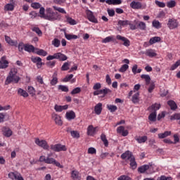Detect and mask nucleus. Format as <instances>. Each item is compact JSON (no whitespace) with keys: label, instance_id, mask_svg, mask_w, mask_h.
<instances>
[{"label":"nucleus","instance_id":"338daca9","mask_svg":"<svg viewBox=\"0 0 180 180\" xmlns=\"http://www.w3.org/2000/svg\"><path fill=\"white\" fill-rule=\"evenodd\" d=\"M32 30H33V32H35V33H37L38 36H41V34H43V32H41V30L39 27H34L32 29Z\"/></svg>","mask_w":180,"mask_h":180},{"label":"nucleus","instance_id":"393cba45","mask_svg":"<svg viewBox=\"0 0 180 180\" xmlns=\"http://www.w3.org/2000/svg\"><path fill=\"white\" fill-rule=\"evenodd\" d=\"M147 136H136L135 140L139 143V144H142L143 143H146L148 140Z\"/></svg>","mask_w":180,"mask_h":180},{"label":"nucleus","instance_id":"5fc2aeb1","mask_svg":"<svg viewBox=\"0 0 180 180\" xmlns=\"http://www.w3.org/2000/svg\"><path fill=\"white\" fill-rule=\"evenodd\" d=\"M68 70H70V63L65 62L61 67V71H68Z\"/></svg>","mask_w":180,"mask_h":180},{"label":"nucleus","instance_id":"f03ea898","mask_svg":"<svg viewBox=\"0 0 180 180\" xmlns=\"http://www.w3.org/2000/svg\"><path fill=\"white\" fill-rule=\"evenodd\" d=\"M18 74V70L16 69H11L10 72V75L7 77L5 84L9 85L11 82H14V84H18L20 81V77L16 75Z\"/></svg>","mask_w":180,"mask_h":180},{"label":"nucleus","instance_id":"dca6fc26","mask_svg":"<svg viewBox=\"0 0 180 180\" xmlns=\"http://www.w3.org/2000/svg\"><path fill=\"white\" fill-rule=\"evenodd\" d=\"M9 62L6 60V56H3L0 59V68L5 69L8 68Z\"/></svg>","mask_w":180,"mask_h":180},{"label":"nucleus","instance_id":"412c9836","mask_svg":"<svg viewBox=\"0 0 180 180\" xmlns=\"http://www.w3.org/2000/svg\"><path fill=\"white\" fill-rule=\"evenodd\" d=\"M54 109L56 112H61L63 110H67L68 109V105H58L56 104L54 105Z\"/></svg>","mask_w":180,"mask_h":180},{"label":"nucleus","instance_id":"c03bdc74","mask_svg":"<svg viewBox=\"0 0 180 180\" xmlns=\"http://www.w3.org/2000/svg\"><path fill=\"white\" fill-rule=\"evenodd\" d=\"M141 78L142 79H145L146 85L150 84V82L151 81V77L148 75H141Z\"/></svg>","mask_w":180,"mask_h":180},{"label":"nucleus","instance_id":"49530a36","mask_svg":"<svg viewBox=\"0 0 180 180\" xmlns=\"http://www.w3.org/2000/svg\"><path fill=\"white\" fill-rule=\"evenodd\" d=\"M101 141L103 142V144L105 147H108L109 146V141H108V139H106V135L105 134H102L101 136Z\"/></svg>","mask_w":180,"mask_h":180},{"label":"nucleus","instance_id":"39448f33","mask_svg":"<svg viewBox=\"0 0 180 180\" xmlns=\"http://www.w3.org/2000/svg\"><path fill=\"white\" fill-rule=\"evenodd\" d=\"M130 6L132 8V9H146L147 8V4H142L140 1H133L130 4Z\"/></svg>","mask_w":180,"mask_h":180},{"label":"nucleus","instance_id":"423d86ee","mask_svg":"<svg viewBox=\"0 0 180 180\" xmlns=\"http://www.w3.org/2000/svg\"><path fill=\"white\" fill-rule=\"evenodd\" d=\"M35 144L39 146V147H41V148H44V150H49V143H47V141L46 140H40V139L37 138L34 141Z\"/></svg>","mask_w":180,"mask_h":180},{"label":"nucleus","instance_id":"f3484780","mask_svg":"<svg viewBox=\"0 0 180 180\" xmlns=\"http://www.w3.org/2000/svg\"><path fill=\"white\" fill-rule=\"evenodd\" d=\"M31 61L34 64H37V68H41V65H43V62H41V59L40 57H32Z\"/></svg>","mask_w":180,"mask_h":180},{"label":"nucleus","instance_id":"1a4fd4ad","mask_svg":"<svg viewBox=\"0 0 180 180\" xmlns=\"http://www.w3.org/2000/svg\"><path fill=\"white\" fill-rule=\"evenodd\" d=\"M86 15L89 22H91V23H98V18L95 17V15H94V12H92L91 10H86Z\"/></svg>","mask_w":180,"mask_h":180},{"label":"nucleus","instance_id":"79ce46f5","mask_svg":"<svg viewBox=\"0 0 180 180\" xmlns=\"http://www.w3.org/2000/svg\"><path fill=\"white\" fill-rule=\"evenodd\" d=\"M35 50H36L35 53L38 56H42L43 57H46V56H47V51H46L43 49H36Z\"/></svg>","mask_w":180,"mask_h":180},{"label":"nucleus","instance_id":"473e14b6","mask_svg":"<svg viewBox=\"0 0 180 180\" xmlns=\"http://www.w3.org/2000/svg\"><path fill=\"white\" fill-rule=\"evenodd\" d=\"M18 94L20 96H22L23 98H27L29 96V94L26 90L22 89V88H19L18 89Z\"/></svg>","mask_w":180,"mask_h":180},{"label":"nucleus","instance_id":"2f4dec72","mask_svg":"<svg viewBox=\"0 0 180 180\" xmlns=\"http://www.w3.org/2000/svg\"><path fill=\"white\" fill-rule=\"evenodd\" d=\"M161 41V37H153L150 39L149 44L151 45L155 44V43H160Z\"/></svg>","mask_w":180,"mask_h":180},{"label":"nucleus","instance_id":"a211bd4d","mask_svg":"<svg viewBox=\"0 0 180 180\" xmlns=\"http://www.w3.org/2000/svg\"><path fill=\"white\" fill-rule=\"evenodd\" d=\"M144 54L150 58L157 57V52H155V50L151 49H147Z\"/></svg>","mask_w":180,"mask_h":180},{"label":"nucleus","instance_id":"603ef678","mask_svg":"<svg viewBox=\"0 0 180 180\" xmlns=\"http://www.w3.org/2000/svg\"><path fill=\"white\" fill-rule=\"evenodd\" d=\"M39 15L40 18H42V19L46 18V9L44 8V7H41L39 8Z\"/></svg>","mask_w":180,"mask_h":180},{"label":"nucleus","instance_id":"4c0bfd02","mask_svg":"<svg viewBox=\"0 0 180 180\" xmlns=\"http://www.w3.org/2000/svg\"><path fill=\"white\" fill-rule=\"evenodd\" d=\"M51 44L53 47L58 48V47H60V46L61 44V41H60V39H58V38H55L51 41Z\"/></svg>","mask_w":180,"mask_h":180},{"label":"nucleus","instance_id":"c756f323","mask_svg":"<svg viewBox=\"0 0 180 180\" xmlns=\"http://www.w3.org/2000/svg\"><path fill=\"white\" fill-rule=\"evenodd\" d=\"M94 112L96 115H101L102 113V103H98L94 107Z\"/></svg>","mask_w":180,"mask_h":180},{"label":"nucleus","instance_id":"a18cd8bd","mask_svg":"<svg viewBox=\"0 0 180 180\" xmlns=\"http://www.w3.org/2000/svg\"><path fill=\"white\" fill-rule=\"evenodd\" d=\"M167 105H169L172 110H175L176 108H178V106L176 105V103L174 101H167Z\"/></svg>","mask_w":180,"mask_h":180},{"label":"nucleus","instance_id":"680f3d73","mask_svg":"<svg viewBox=\"0 0 180 180\" xmlns=\"http://www.w3.org/2000/svg\"><path fill=\"white\" fill-rule=\"evenodd\" d=\"M31 7L33 8V9H40V8H41V4L37 2L32 3Z\"/></svg>","mask_w":180,"mask_h":180},{"label":"nucleus","instance_id":"2eb2a0df","mask_svg":"<svg viewBox=\"0 0 180 180\" xmlns=\"http://www.w3.org/2000/svg\"><path fill=\"white\" fill-rule=\"evenodd\" d=\"M52 119L54 120L56 124H58V126H63V120H61V117L58 114L53 113Z\"/></svg>","mask_w":180,"mask_h":180},{"label":"nucleus","instance_id":"4be33fe9","mask_svg":"<svg viewBox=\"0 0 180 180\" xmlns=\"http://www.w3.org/2000/svg\"><path fill=\"white\" fill-rule=\"evenodd\" d=\"M56 60H59V61H67L68 60V57L65 56L64 53L60 52L56 53Z\"/></svg>","mask_w":180,"mask_h":180},{"label":"nucleus","instance_id":"bb28decb","mask_svg":"<svg viewBox=\"0 0 180 180\" xmlns=\"http://www.w3.org/2000/svg\"><path fill=\"white\" fill-rule=\"evenodd\" d=\"M58 83V79L57 78V72H54L52 75V79L50 81L51 86L57 85Z\"/></svg>","mask_w":180,"mask_h":180},{"label":"nucleus","instance_id":"0e129e2a","mask_svg":"<svg viewBox=\"0 0 180 180\" xmlns=\"http://www.w3.org/2000/svg\"><path fill=\"white\" fill-rule=\"evenodd\" d=\"M171 120H180V113H176L170 117Z\"/></svg>","mask_w":180,"mask_h":180},{"label":"nucleus","instance_id":"6e6552de","mask_svg":"<svg viewBox=\"0 0 180 180\" xmlns=\"http://www.w3.org/2000/svg\"><path fill=\"white\" fill-rule=\"evenodd\" d=\"M8 178L12 180H25L22 174L16 171L8 173Z\"/></svg>","mask_w":180,"mask_h":180},{"label":"nucleus","instance_id":"7c9ffc66","mask_svg":"<svg viewBox=\"0 0 180 180\" xmlns=\"http://www.w3.org/2000/svg\"><path fill=\"white\" fill-rule=\"evenodd\" d=\"M148 120H150V122L151 123L156 122L157 121V112L152 111V112L148 116Z\"/></svg>","mask_w":180,"mask_h":180},{"label":"nucleus","instance_id":"f8f14e48","mask_svg":"<svg viewBox=\"0 0 180 180\" xmlns=\"http://www.w3.org/2000/svg\"><path fill=\"white\" fill-rule=\"evenodd\" d=\"M134 158V156L133 155V153L130 152V150H127L125 153L121 155L122 160H127L128 161H130Z\"/></svg>","mask_w":180,"mask_h":180},{"label":"nucleus","instance_id":"3c124183","mask_svg":"<svg viewBox=\"0 0 180 180\" xmlns=\"http://www.w3.org/2000/svg\"><path fill=\"white\" fill-rule=\"evenodd\" d=\"M107 108L108 109V110H110V112H111L112 113H113V112H116V110H117V106L116 105H107Z\"/></svg>","mask_w":180,"mask_h":180},{"label":"nucleus","instance_id":"bf43d9fd","mask_svg":"<svg viewBox=\"0 0 180 180\" xmlns=\"http://www.w3.org/2000/svg\"><path fill=\"white\" fill-rule=\"evenodd\" d=\"M26 46V44H25L23 42H20L17 47H18V51L22 53L23 50H25V47Z\"/></svg>","mask_w":180,"mask_h":180},{"label":"nucleus","instance_id":"a19ab883","mask_svg":"<svg viewBox=\"0 0 180 180\" xmlns=\"http://www.w3.org/2000/svg\"><path fill=\"white\" fill-rule=\"evenodd\" d=\"M158 136L159 139H165L168 136H171V131H166L164 133L158 134Z\"/></svg>","mask_w":180,"mask_h":180},{"label":"nucleus","instance_id":"ea45409f","mask_svg":"<svg viewBox=\"0 0 180 180\" xmlns=\"http://www.w3.org/2000/svg\"><path fill=\"white\" fill-rule=\"evenodd\" d=\"M130 25V21L125 20H118V25L120 26V27H124V26H127Z\"/></svg>","mask_w":180,"mask_h":180},{"label":"nucleus","instance_id":"cd10ccee","mask_svg":"<svg viewBox=\"0 0 180 180\" xmlns=\"http://www.w3.org/2000/svg\"><path fill=\"white\" fill-rule=\"evenodd\" d=\"M65 37L67 40H77V39L79 38L78 35L68 34L67 32H65Z\"/></svg>","mask_w":180,"mask_h":180},{"label":"nucleus","instance_id":"de8ad7c7","mask_svg":"<svg viewBox=\"0 0 180 180\" xmlns=\"http://www.w3.org/2000/svg\"><path fill=\"white\" fill-rule=\"evenodd\" d=\"M129 161H130V168H131V169H136V168H137V162H136V158H134L132 160Z\"/></svg>","mask_w":180,"mask_h":180},{"label":"nucleus","instance_id":"4d7b16f0","mask_svg":"<svg viewBox=\"0 0 180 180\" xmlns=\"http://www.w3.org/2000/svg\"><path fill=\"white\" fill-rule=\"evenodd\" d=\"M27 91L30 94V95H36V89H34V87L32 86H29L27 87Z\"/></svg>","mask_w":180,"mask_h":180},{"label":"nucleus","instance_id":"774afa93","mask_svg":"<svg viewBox=\"0 0 180 180\" xmlns=\"http://www.w3.org/2000/svg\"><path fill=\"white\" fill-rule=\"evenodd\" d=\"M117 180H131V178H130L129 176L122 175L118 177Z\"/></svg>","mask_w":180,"mask_h":180},{"label":"nucleus","instance_id":"09e8293b","mask_svg":"<svg viewBox=\"0 0 180 180\" xmlns=\"http://www.w3.org/2000/svg\"><path fill=\"white\" fill-rule=\"evenodd\" d=\"M115 40V38L113 36H109L105 37L102 40V43L106 44V43H110V41H113Z\"/></svg>","mask_w":180,"mask_h":180},{"label":"nucleus","instance_id":"69168bd1","mask_svg":"<svg viewBox=\"0 0 180 180\" xmlns=\"http://www.w3.org/2000/svg\"><path fill=\"white\" fill-rule=\"evenodd\" d=\"M155 4L158 6H159V8H165V3H164V2H161V1H160L158 0H155Z\"/></svg>","mask_w":180,"mask_h":180},{"label":"nucleus","instance_id":"5701e85b","mask_svg":"<svg viewBox=\"0 0 180 180\" xmlns=\"http://www.w3.org/2000/svg\"><path fill=\"white\" fill-rule=\"evenodd\" d=\"M2 131H3L4 136H5L6 137H11V136H12V133H13L12 130L8 127H4L2 128Z\"/></svg>","mask_w":180,"mask_h":180},{"label":"nucleus","instance_id":"c9c22d12","mask_svg":"<svg viewBox=\"0 0 180 180\" xmlns=\"http://www.w3.org/2000/svg\"><path fill=\"white\" fill-rule=\"evenodd\" d=\"M152 26H153V27H155V29H161L162 27V24H161V22H160V21H158L157 20H154L152 22Z\"/></svg>","mask_w":180,"mask_h":180},{"label":"nucleus","instance_id":"a878e982","mask_svg":"<svg viewBox=\"0 0 180 180\" xmlns=\"http://www.w3.org/2000/svg\"><path fill=\"white\" fill-rule=\"evenodd\" d=\"M66 119L68 120H73V119H75V112L72 110H70L69 112H67L65 114Z\"/></svg>","mask_w":180,"mask_h":180},{"label":"nucleus","instance_id":"13d9d810","mask_svg":"<svg viewBox=\"0 0 180 180\" xmlns=\"http://www.w3.org/2000/svg\"><path fill=\"white\" fill-rule=\"evenodd\" d=\"M127 70H129V65L124 64V65H123L119 69V72H126V71H127Z\"/></svg>","mask_w":180,"mask_h":180},{"label":"nucleus","instance_id":"9b49d317","mask_svg":"<svg viewBox=\"0 0 180 180\" xmlns=\"http://www.w3.org/2000/svg\"><path fill=\"white\" fill-rule=\"evenodd\" d=\"M98 133V127H94V125H89L87 127V136L94 137Z\"/></svg>","mask_w":180,"mask_h":180},{"label":"nucleus","instance_id":"c85d7f7f","mask_svg":"<svg viewBox=\"0 0 180 180\" xmlns=\"http://www.w3.org/2000/svg\"><path fill=\"white\" fill-rule=\"evenodd\" d=\"M71 176L74 180H81V175L77 170H73L71 173Z\"/></svg>","mask_w":180,"mask_h":180},{"label":"nucleus","instance_id":"aec40b11","mask_svg":"<svg viewBox=\"0 0 180 180\" xmlns=\"http://www.w3.org/2000/svg\"><path fill=\"white\" fill-rule=\"evenodd\" d=\"M117 133L119 134H122L124 137H126V136H128L129 131L124 129V127L120 126L118 127L117 129Z\"/></svg>","mask_w":180,"mask_h":180},{"label":"nucleus","instance_id":"e2e57ef3","mask_svg":"<svg viewBox=\"0 0 180 180\" xmlns=\"http://www.w3.org/2000/svg\"><path fill=\"white\" fill-rule=\"evenodd\" d=\"M58 89L62 92H68V86L64 85H59Z\"/></svg>","mask_w":180,"mask_h":180},{"label":"nucleus","instance_id":"0eeeda50","mask_svg":"<svg viewBox=\"0 0 180 180\" xmlns=\"http://www.w3.org/2000/svg\"><path fill=\"white\" fill-rule=\"evenodd\" d=\"M179 26V22H178V20L175 18H169L167 22V27L170 30H172L174 29H176Z\"/></svg>","mask_w":180,"mask_h":180},{"label":"nucleus","instance_id":"e433bc0d","mask_svg":"<svg viewBox=\"0 0 180 180\" xmlns=\"http://www.w3.org/2000/svg\"><path fill=\"white\" fill-rule=\"evenodd\" d=\"M149 168L150 166L148 165H144L138 168V172H140V174H144V172H146V171Z\"/></svg>","mask_w":180,"mask_h":180},{"label":"nucleus","instance_id":"4468645a","mask_svg":"<svg viewBox=\"0 0 180 180\" xmlns=\"http://www.w3.org/2000/svg\"><path fill=\"white\" fill-rule=\"evenodd\" d=\"M4 37H5V41L7 43V44H9V46H12L14 47H18V41L17 40L12 39L8 35H5Z\"/></svg>","mask_w":180,"mask_h":180},{"label":"nucleus","instance_id":"ddd939ff","mask_svg":"<svg viewBox=\"0 0 180 180\" xmlns=\"http://www.w3.org/2000/svg\"><path fill=\"white\" fill-rule=\"evenodd\" d=\"M15 9V0H10V3L4 6V11L12 12Z\"/></svg>","mask_w":180,"mask_h":180},{"label":"nucleus","instance_id":"9d476101","mask_svg":"<svg viewBox=\"0 0 180 180\" xmlns=\"http://www.w3.org/2000/svg\"><path fill=\"white\" fill-rule=\"evenodd\" d=\"M109 92H111L110 89L105 88L97 91H94L93 94L94 95V96H96L98 95H103V97H104L106 96V95H108Z\"/></svg>","mask_w":180,"mask_h":180},{"label":"nucleus","instance_id":"052dcab7","mask_svg":"<svg viewBox=\"0 0 180 180\" xmlns=\"http://www.w3.org/2000/svg\"><path fill=\"white\" fill-rule=\"evenodd\" d=\"M138 27L141 30H146L147 25H146V22H139L138 24Z\"/></svg>","mask_w":180,"mask_h":180},{"label":"nucleus","instance_id":"8fccbe9b","mask_svg":"<svg viewBox=\"0 0 180 180\" xmlns=\"http://www.w3.org/2000/svg\"><path fill=\"white\" fill-rule=\"evenodd\" d=\"M167 8H175L176 6V1L175 0H171L167 2Z\"/></svg>","mask_w":180,"mask_h":180},{"label":"nucleus","instance_id":"6ab92c4d","mask_svg":"<svg viewBox=\"0 0 180 180\" xmlns=\"http://www.w3.org/2000/svg\"><path fill=\"white\" fill-rule=\"evenodd\" d=\"M116 39L117 40H121V41H124L123 44L125 47H129V46H130V41L127 38L122 37L121 35H117Z\"/></svg>","mask_w":180,"mask_h":180},{"label":"nucleus","instance_id":"b1692460","mask_svg":"<svg viewBox=\"0 0 180 180\" xmlns=\"http://www.w3.org/2000/svg\"><path fill=\"white\" fill-rule=\"evenodd\" d=\"M25 51H27V53H35L36 49L33 45H30L29 44H25Z\"/></svg>","mask_w":180,"mask_h":180},{"label":"nucleus","instance_id":"6e6d98bb","mask_svg":"<svg viewBox=\"0 0 180 180\" xmlns=\"http://www.w3.org/2000/svg\"><path fill=\"white\" fill-rule=\"evenodd\" d=\"M70 134L73 139H79V132L78 131H70Z\"/></svg>","mask_w":180,"mask_h":180},{"label":"nucleus","instance_id":"864d4df0","mask_svg":"<svg viewBox=\"0 0 180 180\" xmlns=\"http://www.w3.org/2000/svg\"><path fill=\"white\" fill-rule=\"evenodd\" d=\"M53 8L54 9V11H57L60 13H64V14L67 13V11H65V9L61 7H57L56 6H53Z\"/></svg>","mask_w":180,"mask_h":180},{"label":"nucleus","instance_id":"37998d69","mask_svg":"<svg viewBox=\"0 0 180 180\" xmlns=\"http://www.w3.org/2000/svg\"><path fill=\"white\" fill-rule=\"evenodd\" d=\"M138 68H139V66L137 65H133L131 68V71L134 75H136V74H140V72H141L142 70L140 68L139 69Z\"/></svg>","mask_w":180,"mask_h":180},{"label":"nucleus","instance_id":"72a5a7b5","mask_svg":"<svg viewBox=\"0 0 180 180\" xmlns=\"http://www.w3.org/2000/svg\"><path fill=\"white\" fill-rule=\"evenodd\" d=\"M65 18L66 19V22L69 23V25H71V26L77 25V21L72 19V18L70 17L69 15H65Z\"/></svg>","mask_w":180,"mask_h":180},{"label":"nucleus","instance_id":"7ed1b4c3","mask_svg":"<svg viewBox=\"0 0 180 180\" xmlns=\"http://www.w3.org/2000/svg\"><path fill=\"white\" fill-rule=\"evenodd\" d=\"M50 157H51V154H49L46 158L44 155H41L39 157V162H45V164L53 165L56 162V159Z\"/></svg>","mask_w":180,"mask_h":180},{"label":"nucleus","instance_id":"f257e3e1","mask_svg":"<svg viewBox=\"0 0 180 180\" xmlns=\"http://www.w3.org/2000/svg\"><path fill=\"white\" fill-rule=\"evenodd\" d=\"M45 20H49L50 22H56V20H60L61 15L57 12H54L53 8L48 7L46 8Z\"/></svg>","mask_w":180,"mask_h":180},{"label":"nucleus","instance_id":"f704fd0d","mask_svg":"<svg viewBox=\"0 0 180 180\" xmlns=\"http://www.w3.org/2000/svg\"><path fill=\"white\" fill-rule=\"evenodd\" d=\"M160 108H161V105L155 103L148 108V110H151V112H157V110H159Z\"/></svg>","mask_w":180,"mask_h":180},{"label":"nucleus","instance_id":"58836bf2","mask_svg":"<svg viewBox=\"0 0 180 180\" xmlns=\"http://www.w3.org/2000/svg\"><path fill=\"white\" fill-rule=\"evenodd\" d=\"M139 96H140V93H139V92L136 93L132 96L131 101L133 102V103H139V102H140Z\"/></svg>","mask_w":180,"mask_h":180},{"label":"nucleus","instance_id":"20e7f679","mask_svg":"<svg viewBox=\"0 0 180 180\" xmlns=\"http://www.w3.org/2000/svg\"><path fill=\"white\" fill-rule=\"evenodd\" d=\"M51 150H52V151H55L56 153H60V151H67V147L65 145L58 143L51 145Z\"/></svg>","mask_w":180,"mask_h":180}]
</instances>
